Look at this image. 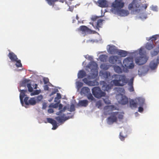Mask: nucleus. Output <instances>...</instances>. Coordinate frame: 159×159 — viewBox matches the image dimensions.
Here are the masks:
<instances>
[{
	"label": "nucleus",
	"mask_w": 159,
	"mask_h": 159,
	"mask_svg": "<svg viewBox=\"0 0 159 159\" xmlns=\"http://www.w3.org/2000/svg\"><path fill=\"white\" fill-rule=\"evenodd\" d=\"M123 71L125 72L128 73L129 69H133L134 67V65L133 62V59L132 58L128 57L125 58L123 61Z\"/></svg>",
	"instance_id": "nucleus-1"
},
{
	"label": "nucleus",
	"mask_w": 159,
	"mask_h": 159,
	"mask_svg": "<svg viewBox=\"0 0 159 159\" xmlns=\"http://www.w3.org/2000/svg\"><path fill=\"white\" fill-rule=\"evenodd\" d=\"M140 57H137L135 58V61L137 64L141 65L145 64L148 59V57L143 52V50L140 48L139 51Z\"/></svg>",
	"instance_id": "nucleus-2"
},
{
	"label": "nucleus",
	"mask_w": 159,
	"mask_h": 159,
	"mask_svg": "<svg viewBox=\"0 0 159 159\" xmlns=\"http://www.w3.org/2000/svg\"><path fill=\"white\" fill-rule=\"evenodd\" d=\"M98 65L97 64L94 62H92L89 65L88 67L91 69V71L93 72L90 75H88V78L89 79H93L96 78L98 75V73L97 71Z\"/></svg>",
	"instance_id": "nucleus-3"
},
{
	"label": "nucleus",
	"mask_w": 159,
	"mask_h": 159,
	"mask_svg": "<svg viewBox=\"0 0 159 159\" xmlns=\"http://www.w3.org/2000/svg\"><path fill=\"white\" fill-rule=\"evenodd\" d=\"M124 0H115L112 4L111 11L113 12L120 9H122L125 6Z\"/></svg>",
	"instance_id": "nucleus-4"
},
{
	"label": "nucleus",
	"mask_w": 159,
	"mask_h": 159,
	"mask_svg": "<svg viewBox=\"0 0 159 159\" xmlns=\"http://www.w3.org/2000/svg\"><path fill=\"white\" fill-rule=\"evenodd\" d=\"M99 17L97 16H93L91 17V20L93 21L92 23L90 22V24H91L95 29H98L99 30V28L101 27L102 24L103 20L102 19H98Z\"/></svg>",
	"instance_id": "nucleus-5"
},
{
	"label": "nucleus",
	"mask_w": 159,
	"mask_h": 159,
	"mask_svg": "<svg viewBox=\"0 0 159 159\" xmlns=\"http://www.w3.org/2000/svg\"><path fill=\"white\" fill-rule=\"evenodd\" d=\"M92 93L94 96L97 98H100L102 97H104L106 93L102 91L100 88L96 86L93 87L92 89Z\"/></svg>",
	"instance_id": "nucleus-6"
},
{
	"label": "nucleus",
	"mask_w": 159,
	"mask_h": 159,
	"mask_svg": "<svg viewBox=\"0 0 159 159\" xmlns=\"http://www.w3.org/2000/svg\"><path fill=\"white\" fill-rule=\"evenodd\" d=\"M140 5L136 2L135 0H133L128 6V9L131 12H137L140 10Z\"/></svg>",
	"instance_id": "nucleus-7"
},
{
	"label": "nucleus",
	"mask_w": 159,
	"mask_h": 159,
	"mask_svg": "<svg viewBox=\"0 0 159 159\" xmlns=\"http://www.w3.org/2000/svg\"><path fill=\"white\" fill-rule=\"evenodd\" d=\"M112 77L115 79H118L121 86L126 84L128 82V80L125 75H114L112 76Z\"/></svg>",
	"instance_id": "nucleus-8"
},
{
	"label": "nucleus",
	"mask_w": 159,
	"mask_h": 159,
	"mask_svg": "<svg viewBox=\"0 0 159 159\" xmlns=\"http://www.w3.org/2000/svg\"><path fill=\"white\" fill-rule=\"evenodd\" d=\"M66 106L63 107V108L58 113L57 115H60L61 116H57L56 117V119L59 123H62L64 122L66 120L68 119L66 117H64L65 115L64 114H62V112H64L66 109Z\"/></svg>",
	"instance_id": "nucleus-9"
},
{
	"label": "nucleus",
	"mask_w": 159,
	"mask_h": 159,
	"mask_svg": "<svg viewBox=\"0 0 159 159\" xmlns=\"http://www.w3.org/2000/svg\"><path fill=\"white\" fill-rule=\"evenodd\" d=\"M117 112H112L111 113L110 116L108 117L107 119V122L109 125H111L114 122L117 121Z\"/></svg>",
	"instance_id": "nucleus-10"
},
{
	"label": "nucleus",
	"mask_w": 159,
	"mask_h": 159,
	"mask_svg": "<svg viewBox=\"0 0 159 159\" xmlns=\"http://www.w3.org/2000/svg\"><path fill=\"white\" fill-rule=\"evenodd\" d=\"M29 98L28 97H25L24 99V102L26 105H34L36 104V101L34 98H31L28 100Z\"/></svg>",
	"instance_id": "nucleus-11"
},
{
	"label": "nucleus",
	"mask_w": 159,
	"mask_h": 159,
	"mask_svg": "<svg viewBox=\"0 0 159 159\" xmlns=\"http://www.w3.org/2000/svg\"><path fill=\"white\" fill-rule=\"evenodd\" d=\"M115 14H117L119 16H125L128 15L129 13V11L127 10L120 9L113 12Z\"/></svg>",
	"instance_id": "nucleus-12"
},
{
	"label": "nucleus",
	"mask_w": 159,
	"mask_h": 159,
	"mask_svg": "<svg viewBox=\"0 0 159 159\" xmlns=\"http://www.w3.org/2000/svg\"><path fill=\"white\" fill-rule=\"evenodd\" d=\"M83 81L85 83L89 86H97L99 84V83L96 80L93 81L89 80L87 78H84L83 79Z\"/></svg>",
	"instance_id": "nucleus-13"
},
{
	"label": "nucleus",
	"mask_w": 159,
	"mask_h": 159,
	"mask_svg": "<svg viewBox=\"0 0 159 159\" xmlns=\"http://www.w3.org/2000/svg\"><path fill=\"white\" fill-rule=\"evenodd\" d=\"M100 84L102 85V88L104 91L108 92L111 89L112 85L109 84H107L105 81H101Z\"/></svg>",
	"instance_id": "nucleus-14"
},
{
	"label": "nucleus",
	"mask_w": 159,
	"mask_h": 159,
	"mask_svg": "<svg viewBox=\"0 0 159 159\" xmlns=\"http://www.w3.org/2000/svg\"><path fill=\"white\" fill-rule=\"evenodd\" d=\"M119 57L117 56H110L109 59V62L111 64L116 63L118 61L119 63L121 62V61L118 60Z\"/></svg>",
	"instance_id": "nucleus-15"
},
{
	"label": "nucleus",
	"mask_w": 159,
	"mask_h": 159,
	"mask_svg": "<svg viewBox=\"0 0 159 159\" xmlns=\"http://www.w3.org/2000/svg\"><path fill=\"white\" fill-rule=\"evenodd\" d=\"M158 64H159V58H158L156 60H154L151 61L149 64L150 67L152 70L156 68Z\"/></svg>",
	"instance_id": "nucleus-16"
},
{
	"label": "nucleus",
	"mask_w": 159,
	"mask_h": 159,
	"mask_svg": "<svg viewBox=\"0 0 159 159\" xmlns=\"http://www.w3.org/2000/svg\"><path fill=\"white\" fill-rule=\"evenodd\" d=\"M47 120L48 123H50L52 125L53 127L52 129H56L57 128L58 126L57 125V123L56 120L50 118H47Z\"/></svg>",
	"instance_id": "nucleus-17"
},
{
	"label": "nucleus",
	"mask_w": 159,
	"mask_h": 159,
	"mask_svg": "<svg viewBox=\"0 0 159 159\" xmlns=\"http://www.w3.org/2000/svg\"><path fill=\"white\" fill-rule=\"evenodd\" d=\"M97 4L102 7H106L108 6L107 2L106 0H98Z\"/></svg>",
	"instance_id": "nucleus-18"
},
{
	"label": "nucleus",
	"mask_w": 159,
	"mask_h": 159,
	"mask_svg": "<svg viewBox=\"0 0 159 159\" xmlns=\"http://www.w3.org/2000/svg\"><path fill=\"white\" fill-rule=\"evenodd\" d=\"M20 102L22 105H23V104H24L23 99L25 96V93L27 92V90H20Z\"/></svg>",
	"instance_id": "nucleus-19"
},
{
	"label": "nucleus",
	"mask_w": 159,
	"mask_h": 159,
	"mask_svg": "<svg viewBox=\"0 0 159 159\" xmlns=\"http://www.w3.org/2000/svg\"><path fill=\"white\" fill-rule=\"evenodd\" d=\"M108 46L109 47V48H107V50L109 53L111 54H114L116 53L117 50L114 46H111L108 45Z\"/></svg>",
	"instance_id": "nucleus-20"
},
{
	"label": "nucleus",
	"mask_w": 159,
	"mask_h": 159,
	"mask_svg": "<svg viewBox=\"0 0 159 159\" xmlns=\"http://www.w3.org/2000/svg\"><path fill=\"white\" fill-rule=\"evenodd\" d=\"M8 56L12 62H15L18 59L16 55L12 52H10L8 55Z\"/></svg>",
	"instance_id": "nucleus-21"
},
{
	"label": "nucleus",
	"mask_w": 159,
	"mask_h": 159,
	"mask_svg": "<svg viewBox=\"0 0 159 159\" xmlns=\"http://www.w3.org/2000/svg\"><path fill=\"white\" fill-rule=\"evenodd\" d=\"M79 30L82 31L83 33H89L91 31L90 29L84 25H82L79 27Z\"/></svg>",
	"instance_id": "nucleus-22"
},
{
	"label": "nucleus",
	"mask_w": 159,
	"mask_h": 159,
	"mask_svg": "<svg viewBox=\"0 0 159 159\" xmlns=\"http://www.w3.org/2000/svg\"><path fill=\"white\" fill-rule=\"evenodd\" d=\"M128 102V98L125 96L121 95L119 103L122 105H125Z\"/></svg>",
	"instance_id": "nucleus-23"
},
{
	"label": "nucleus",
	"mask_w": 159,
	"mask_h": 159,
	"mask_svg": "<svg viewBox=\"0 0 159 159\" xmlns=\"http://www.w3.org/2000/svg\"><path fill=\"white\" fill-rule=\"evenodd\" d=\"M135 101L140 106H143L144 104L145 99L141 97H138L135 99Z\"/></svg>",
	"instance_id": "nucleus-24"
},
{
	"label": "nucleus",
	"mask_w": 159,
	"mask_h": 159,
	"mask_svg": "<svg viewBox=\"0 0 159 159\" xmlns=\"http://www.w3.org/2000/svg\"><path fill=\"white\" fill-rule=\"evenodd\" d=\"M90 92V89L88 87H83L80 91V93L81 94H84L85 95H87Z\"/></svg>",
	"instance_id": "nucleus-25"
},
{
	"label": "nucleus",
	"mask_w": 159,
	"mask_h": 159,
	"mask_svg": "<svg viewBox=\"0 0 159 159\" xmlns=\"http://www.w3.org/2000/svg\"><path fill=\"white\" fill-rule=\"evenodd\" d=\"M137 103L135 101V99H131L129 101V107L132 109L135 108L137 107Z\"/></svg>",
	"instance_id": "nucleus-26"
},
{
	"label": "nucleus",
	"mask_w": 159,
	"mask_h": 159,
	"mask_svg": "<svg viewBox=\"0 0 159 159\" xmlns=\"http://www.w3.org/2000/svg\"><path fill=\"white\" fill-rule=\"evenodd\" d=\"M88 101L87 100H82L79 101L78 104L80 106L86 107L88 105Z\"/></svg>",
	"instance_id": "nucleus-27"
},
{
	"label": "nucleus",
	"mask_w": 159,
	"mask_h": 159,
	"mask_svg": "<svg viewBox=\"0 0 159 159\" xmlns=\"http://www.w3.org/2000/svg\"><path fill=\"white\" fill-rule=\"evenodd\" d=\"M145 48L148 50H150L152 49L154 47V45L152 41L150 43H147L145 46Z\"/></svg>",
	"instance_id": "nucleus-28"
},
{
	"label": "nucleus",
	"mask_w": 159,
	"mask_h": 159,
	"mask_svg": "<svg viewBox=\"0 0 159 159\" xmlns=\"http://www.w3.org/2000/svg\"><path fill=\"white\" fill-rule=\"evenodd\" d=\"M100 74L101 76L105 79L108 78L110 76V73L108 71L102 72Z\"/></svg>",
	"instance_id": "nucleus-29"
},
{
	"label": "nucleus",
	"mask_w": 159,
	"mask_h": 159,
	"mask_svg": "<svg viewBox=\"0 0 159 159\" xmlns=\"http://www.w3.org/2000/svg\"><path fill=\"white\" fill-rule=\"evenodd\" d=\"M111 84L112 85H114L115 86H121L120 83L119 82L118 80H114L111 82Z\"/></svg>",
	"instance_id": "nucleus-30"
},
{
	"label": "nucleus",
	"mask_w": 159,
	"mask_h": 159,
	"mask_svg": "<svg viewBox=\"0 0 159 159\" xmlns=\"http://www.w3.org/2000/svg\"><path fill=\"white\" fill-rule=\"evenodd\" d=\"M86 74L85 71L83 70H80L78 73V76L79 78L81 79L85 76Z\"/></svg>",
	"instance_id": "nucleus-31"
},
{
	"label": "nucleus",
	"mask_w": 159,
	"mask_h": 159,
	"mask_svg": "<svg viewBox=\"0 0 159 159\" xmlns=\"http://www.w3.org/2000/svg\"><path fill=\"white\" fill-rule=\"evenodd\" d=\"M30 80L25 79L21 82L20 84V86L24 87L28 83H29Z\"/></svg>",
	"instance_id": "nucleus-32"
},
{
	"label": "nucleus",
	"mask_w": 159,
	"mask_h": 159,
	"mask_svg": "<svg viewBox=\"0 0 159 159\" xmlns=\"http://www.w3.org/2000/svg\"><path fill=\"white\" fill-rule=\"evenodd\" d=\"M107 57V56L105 54L101 55L99 57L100 60L102 62H104L106 61Z\"/></svg>",
	"instance_id": "nucleus-33"
},
{
	"label": "nucleus",
	"mask_w": 159,
	"mask_h": 159,
	"mask_svg": "<svg viewBox=\"0 0 159 159\" xmlns=\"http://www.w3.org/2000/svg\"><path fill=\"white\" fill-rule=\"evenodd\" d=\"M114 70L117 73H121L123 71L119 66H115L114 67Z\"/></svg>",
	"instance_id": "nucleus-34"
},
{
	"label": "nucleus",
	"mask_w": 159,
	"mask_h": 159,
	"mask_svg": "<svg viewBox=\"0 0 159 159\" xmlns=\"http://www.w3.org/2000/svg\"><path fill=\"white\" fill-rule=\"evenodd\" d=\"M118 54L122 57H125L127 54V52L124 50H120L118 52Z\"/></svg>",
	"instance_id": "nucleus-35"
},
{
	"label": "nucleus",
	"mask_w": 159,
	"mask_h": 159,
	"mask_svg": "<svg viewBox=\"0 0 159 159\" xmlns=\"http://www.w3.org/2000/svg\"><path fill=\"white\" fill-rule=\"evenodd\" d=\"M156 51H153L151 53L152 56H155L157 55L159 52V44L156 48Z\"/></svg>",
	"instance_id": "nucleus-36"
},
{
	"label": "nucleus",
	"mask_w": 159,
	"mask_h": 159,
	"mask_svg": "<svg viewBox=\"0 0 159 159\" xmlns=\"http://www.w3.org/2000/svg\"><path fill=\"white\" fill-rule=\"evenodd\" d=\"M15 62H16L15 65L17 67H20L22 66V65L21 63V61L20 60L18 59L17 60H16V61H15Z\"/></svg>",
	"instance_id": "nucleus-37"
},
{
	"label": "nucleus",
	"mask_w": 159,
	"mask_h": 159,
	"mask_svg": "<svg viewBox=\"0 0 159 159\" xmlns=\"http://www.w3.org/2000/svg\"><path fill=\"white\" fill-rule=\"evenodd\" d=\"M100 68L104 70H107L108 68V66L104 63L102 64L100 66Z\"/></svg>",
	"instance_id": "nucleus-38"
},
{
	"label": "nucleus",
	"mask_w": 159,
	"mask_h": 159,
	"mask_svg": "<svg viewBox=\"0 0 159 159\" xmlns=\"http://www.w3.org/2000/svg\"><path fill=\"white\" fill-rule=\"evenodd\" d=\"M26 86L28 88V90L30 92H32L33 91V89L31 86V84L30 83H28L26 84Z\"/></svg>",
	"instance_id": "nucleus-39"
},
{
	"label": "nucleus",
	"mask_w": 159,
	"mask_h": 159,
	"mask_svg": "<svg viewBox=\"0 0 159 159\" xmlns=\"http://www.w3.org/2000/svg\"><path fill=\"white\" fill-rule=\"evenodd\" d=\"M87 98L89 100H91V101H93L94 99V98L93 97L92 94L90 92L89 93V94H87L86 95Z\"/></svg>",
	"instance_id": "nucleus-40"
},
{
	"label": "nucleus",
	"mask_w": 159,
	"mask_h": 159,
	"mask_svg": "<svg viewBox=\"0 0 159 159\" xmlns=\"http://www.w3.org/2000/svg\"><path fill=\"white\" fill-rule=\"evenodd\" d=\"M61 94L59 93H57V96L55 98L54 102H57L58 100L61 99Z\"/></svg>",
	"instance_id": "nucleus-41"
},
{
	"label": "nucleus",
	"mask_w": 159,
	"mask_h": 159,
	"mask_svg": "<svg viewBox=\"0 0 159 159\" xmlns=\"http://www.w3.org/2000/svg\"><path fill=\"white\" fill-rule=\"evenodd\" d=\"M41 92L40 90H36L34 91L33 92L31 93V96H33L39 94Z\"/></svg>",
	"instance_id": "nucleus-42"
},
{
	"label": "nucleus",
	"mask_w": 159,
	"mask_h": 159,
	"mask_svg": "<svg viewBox=\"0 0 159 159\" xmlns=\"http://www.w3.org/2000/svg\"><path fill=\"white\" fill-rule=\"evenodd\" d=\"M43 98V96L42 95H39L37 96L35 99L36 102H39L41 101Z\"/></svg>",
	"instance_id": "nucleus-43"
},
{
	"label": "nucleus",
	"mask_w": 159,
	"mask_h": 159,
	"mask_svg": "<svg viewBox=\"0 0 159 159\" xmlns=\"http://www.w3.org/2000/svg\"><path fill=\"white\" fill-rule=\"evenodd\" d=\"M59 102L56 103H55V104H53V103H52V104H51L50 105V107H52L53 108H57L58 107V104L59 103Z\"/></svg>",
	"instance_id": "nucleus-44"
},
{
	"label": "nucleus",
	"mask_w": 159,
	"mask_h": 159,
	"mask_svg": "<svg viewBox=\"0 0 159 159\" xmlns=\"http://www.w3.org/2000/svg\"><path fill=\"white\" fill-rule=\"evenodd\" d=\"M48 1V4L52 5L53 4V2L58 1V0H46Z\"/></svg>",
	"instance_id": "nucleus-45"
},
{
	"label": "nucleus",
	"mask_w": 159,
	"mask_h": 159,
	"mask_svg": "<svg viewBox=\"0 0 159 159\" xmlns=\"http://www.w3.org/2000/svg\"><path fill=\"white\" fill-rule=\"evenodd\" d=\"M96 106L98 108H99L102 106V102L100 101H98L96 103Z\"/></svg>",
	"instance_id": "nucleus-46"
},
{
	"label": "nucleus",
	"mask_w": 159,
	"mask_h": 159,
	"mask_svg": "<svg viewBox=\"0 0 159 159\" xmlns=\"http://www.w3.org/2000/svg\"><path fill=\"white\" fill-rule=\"evenodd\" d=\"M125 137L124 136L123 134V133L121 132L120 134V138L121 141H123L125 140Z\"/></svg>",
	"instance_id": "nucleus-47"
},
{
	"label": "nucleus",
	"mask_w": 159,
	"mask_h": 159,
	"mask_svg": "<svg viewBox=\"0 0 159 159\" xmlns=\"http://www.w3.org/2000/svg\"><path fill=\"white\" fill-rule=\"evenodd\" d=\"M133 81H134V78L133 77L130 79L129 80V81L128 83V85L129 86H133Z\"/></svg>",
	"instance_id": "nucleus-48"
},
{
	"label": "nucleus",
	"mask_w": 159,
	"mask_h": 159,
	"mask_svg": "<svg viewBox=\"0 0 159 159\" xmlns=\"http://www.w3.org/2000/svg\"><path fill=\"white\" fill-rule=\"evenodd\" d=\"M118 112V113H117V117H118L120 119H122L123 118V116L122 114L120 113L119 112Z\"/></svg>",
	"instance_id": "nucleus-49"
},
{
	"label": "nucleus",
	"mask_w": 159,
	"mask_h": 159,
	"mask_svg": "<svg viewBox=\"0 0 159 159\" xmlns=\"http://www.w3.org/2000/svg\"><path fill=\"white\" fill-rule=\"evenodd\" d=\"M104 102L107 104H111L110 101L107 99H103Z\"/></svg>",
	"instance_id": "nucleus-50"
},
{
	"label": "nucleus",
	"mask_w": 159,
	"mask_h": 159,
	"mask_svg": "<svg viewBox=\"0 0 159 159\" xmlns=\"http://www.w3.org/2000/svg\"><path fill=\"white\" fill-rule=\"evenodd\" d=\"M112 108H114L113 106H107L104 107V108L105 110H107L111 109Z\"/></svg>",
	"instance_id": "nucleus-51"
},
{
	"label": "nucleus",
	"mask_w": 159,
	"mask_h": 159,
	"mask_svg": "<svg viewBox=\"0 0 159 159\" xmlns=\"http://www.w3.org/2000/svg\"><path fill=\"white\" fill-rule=\"evenodd\" d=\"M75 110V106L73 105H71L70 107V111H73Z\"/></svg>",
	"instance_id": "nucleus-52"
},
{
	"label": "nucleus",
	"mask_w": 159,
	"mask_h": 159,
	"mask_svg": "<svg viewBox=\"0 0 159 159\" xmlns=\"http://www.w3.org/2000/svg\"><path fill=\"white\" fill-rule=\"evenodd\" d=\"M143 109L142 106H140L139 107L138 111L139 112H141L143 111Z\"/></svg>",
	"instance_id": "nucleus-53"
},
{
	"label": "nucleus",
	"mask_w": 159,
	"mask_h": 159,
	"mask_svg": "<svg viewBox=\"0 0 159 159\" xmlns=\"http://www.w3.org/2000/svg\"><path fill=\"white\" fill-rule=\"evenodd\" d=\"M83 85V84L82 83H81V82H79L77 84V86L79 88H80Z\"/></svg>",
	"instance_id": "nucleus-54"
},
{
	"label": "nucleus",
	"mask_w": 159,
	"mask_h": 159,
	"mask_svg": "<svg viewBox=\"0 0 159 159\" xmlns=\"http://www.w3.org/2000/svg\"><path fill=\"white\" fill-rule=\"evenodd\" d=\"M129 90L130 92H133L134 91V89L133 86H129Z\"/></svg>",
	"instance_id": "nucleus-55"
},
{
	"label": "nucleus",
	"mask_w": 159,
	"mask_h": 159,
	"mask_svg": "<svg viewBox=\"0 0 159 159\" xmlns=\"http://www.w3.org/2000/svg\"><path fill=\"white\" fill-rule=\"evenodd\" d=\"M43 82L45 84H47L49 82V80L48 78H44L43 79Z\"/></svg>",
	"instance_id": "nucleus-56"
},
{
	"label": "nucleus",
	"mask_w": 159,
	"mask_h": 159,
	"mask_svg": "<svg viewBox=\"0 0 159 159\" xmlns=\"http://www.w3.org/2000/svg\"><path fill=\"white\" fill-rule=\"evenodd\" d=\"M48 113H51L53 112L54 111L53 109L50 108L48 110Z\"/></svg>",
	"instance_id": "nucleus-57"
},
{
	"label": "nucleus",
	"mask_w": 159,
	"mask_h": 159,
	"mask_svg": "<svg viewBox=\"0 0 159 159\" xmlns=\"http://www.w3.org/2000/svg\"><path fill=\"white\" fill-rule=\"evenodd\" d=\"M157 36L156 35H153L152 36V40H156L157 39Z\"/></svg>",
	"instance_id": "nucleus-58"
},
{
	"label": "nucleus",
	"mask_w": 159,
	"mask_h": 159,
	"mask_svg": "<svg viewBox=\"0 0 159 159\" xmlns=\"http://www.w3.org/2000/svg\"><path fill=\"white\" fill-rule=\"evenodd\" d=\"M58 106H59V110H61L62 109L63 106L61 104H59Z\"/></svg>",
	"instance_id": "nucleus-59"
},
{
	"label": "nucleus",
	"mask_w": 159,
	"mask_h": 159,
	"mask_svg": "<svg viewBox=\"0 0 159 159\" xmlns=\"http://www.w3.org/2000/svg\"><path fill=\"white\" fill-rule=\"evenodd\" d=\"M118 90L121 91L123 93V92L125 91L124 89L122 88H119Z\"/></svg>",
	"instance_id": "nucleus-60"
},
{
	"label": "nucleus",
	"mask_w": 159,
	"mask_h": 159,
	"mask_svg": "<svg viewBox=\"0 0 159 159\" xmlns=\"http://www.w3.org/2000/svg\"><path fill=\"white\" fill-rule=\"evenodd\" d=\"M44 89L46 90H48L49 89V87L47 85H46L44 87Z\"/></svg>",
	"instance_id": "nucleus-61"
},
{
	"label": "nucleus",
	"mask_w": 159,
	"mask_h": 159,
	"mask_svg": "<svg viewBox=\"0 0 159 159\" xmlns=\"http://www.w3.org/2000/svg\"><path fill=\"white\" fill-rule=\"evenodd\" d=\"M56 93V91H52L51 93L50 94V96H52V95L55 94V93Z\"/></svg>",
	"instance_id": "nucleus-62"
},
{
	"label": "nucleus",
	"mask_w": 159,
	"mask_h": 159,
	"mask_svg": "<svg viewBox=\"0 0 159 159\" xmlns=\"http://www.w3.org/2000/svg\"><path fill=\"white\" fill-rule=\"evenodd\" d=\"M76 19L77 20H78L79 19V17L77 15H76Z\"/></svg>",
	"instance_id": "nucleus-63"
},
{
	"label": "nucleus",
	"mask_w": 159,
	"mask_h": 159,
	"mask_svg": "<svg viewBox=\"0 0 159 159\" xmlns=\"http://www.w3.org/2000/svg\"><path fill=\"white\" fill-rule=\"evenodd\" d=\"M37 84H35V87L34 88V89H36L37 88Z\"/></svg>",
	"instance_id": "nucleus-64"
}]
</instances>
